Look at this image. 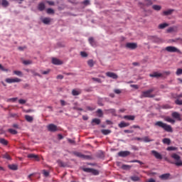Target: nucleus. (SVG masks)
I'll use <instances>...</instances> for the list:
<instances>
[{
	"label": "nucleus",
	"instance_id": "obj_1",
	"mask_svg": "<svg viewBox=\"0 0 182 182\" xmlns=\"http://www.w3.org/2000/svg\"><path fill=\"white\" fill-rule=\"evenodd\" d=\"M154 126H156V127H161V129H164L165 132H168V133H173V128L171 127V126L161 121H158L155 122Z\"/></svg>",
	"mask_w": 182,
	"mask_h": 182
},
{
	"label": "nucleus",
	"instance_id": "obj_2",
	"mask_svg": "<svg viewBox=\"0 0 182 182\" xmlns=\"http://www.w3.org/2000/svg\"><path fill=\"white\" fill-rule=\"evenodd\" d=\"M153 92H154V88L143 91L140 95V99H144V97H149L150 99L156 97V95L151 94Z\"/></svg>",
	"mask_w": 182,
	"mask_h": 182
},
{
	"label": "nucleus",
	"instance_id": "obj_3",
	"mask_svg": "<svg viewBox=\"0 0 182 182\" xmlns=\"http://www.w3.org/2000/svg\"><path fill=\"white\" fill-rule=\"evenodd\" d=\"M171 157L172 159H173V160H175V161H176L175 163L176 166H182L181 157L179 156L178 154H172L171 155Z\"/></svg>",
	"mask_w": 182,
	"mask_h": 182
},
{
	"label": "nucleus",
	"instance_id": "obj_4",
	"mask_svg": "<svg viewBox=\"0 0 182 182\" xmlns=\"http://www.w3.org/2000/svg\"><path fill=\"white\" fill-rule=\"evenodd\" d=\"M74 156L79 157L80 159H83L84 160H90L91 157L89 155L82 154L80 152L75 151L73 152Z\"/></svg>",
	"mask_w": 182,
	"mask_h": 182
},
{
	"label": "nucleus",
	"instance_id": "obj_5",
	"mask_svg": "<svg viewBox=\"0 0 182 182\" xmlns=\"http://www.w3.org/2000/svg\"><path fill=\"white\" fill-rule=\"evenodd\" d=\"M5 82L6 83H19V82H22V80H21V78H18V77L6 78L5 80Z\"/></svg>",
	"mask_w": 182,
	"mask_h": 182
},
{
	"label": "nucleus",
	"instance_id": "obj_6",
	"mask_svg": "<svg viewBox=\"0 0 182 182\" xmlns=\"http://www.w3.org/2000/svg\"><path fill=\"white\" fill-rule=\"evenodd\" d=\"M125 47L127 49H131L132 50H134V49H137V43H127L125 45Z\"/></svg>",
	"mask_w": 182,
	"mask_h": 182
},
{
	"label": "nucleus",
	"instance_id": "obj_7",
	"mask_svg": "<svg viewBox=\"0 0 182 182\" xmlns=\"http://www.w3.org/2000/svg\"><path fill=\"white\" fill-rule=\"evenodd\" d=\"M165 50H166V52H170L171 53H174L176 52H180V50H178L177 48L174 46H167L166 47Z\"/></svg>",
	"mask_w": 182,
	"mask_h": 182
},
{
	"label": "nucleus",
	"instance_id": "obj_8",
	"mask_svg": "<svg viewBox=\"0 0 182 182\" xmlns=\"http://www.w3.org/2000/svg\"><path fill=\"white\" fill-rule=\"evenodd\" d=\"M47 129L48 132H57L58 131V127L53 124H50L48 125Z\"/></svg>",
	"mask_w": 182,
	"mask_h": 182
},
{
	"label": "nucleus",
	"instance_id": "obj_9",
	"mask_svg": "<svg viewBox=\"0 0 182 182\" xmlns=\"http://www.w3.org/2000/svg\"><path fill=\"white\" fill-rule=\"evenodd\" d=\"M151 154L157 159V160H161L163 159V156H161L160 153L157 152V151L152 150Z\"/></svg>",
	"mask_w": 182,
	"mask_h": 182
},
{
	"label": "nucleus",
	"instance_id": "obj_10",
	"mask_svg": "<svg viewBox=\"0 0 182 182\" xmlns=\"http://www.w3.org/2000/svg\"><path fill=\"white\" fill-rule=\"evenodd\" d=\"M139 5H142L143 6H151V5H153V1L144 0L143 3H139Z\"/></svg>",
	"mask_w": 182,
	"mask_h": 182
},
{
	"label": "nucleus",
	"instance_id": "obj_11",
	"mask_svg": "<svg viewBox=\"0 0 182 182\" xmlns=\"http://www.w3.org/2000/svg\"><path fill=\"white\" fill-rule=\"evenodd\" d=\"M118 156L119 157H127V156H130V151H121L118 153Z\"/></svg>",
	"mask_w": 182,
	"mask_h": 182
},
{
	"label": "nucleus",
	"instance_id": "obj_12",
	"mask_svg": "<svg viewBox=\"0 0 182 182\" xmlns=\"http://www.w3.org/2000/svg\"><path fill=\"white\" fill-rule=\"evenodd\" d=\"M170 177H171V174H170V173H164V174L159 176V178H161V180H168V179L171 178Z\"/></svg>",
	"mask_w": 182,
	"mask_h": 182
},
{
	"label": "nucleus",
	"instance_id": "obj_13",
	"mask_svg": "<svg viewBox=\"0 0 182 182\" xmlns=\"http://www.w3.org/2000/svg\"><path fill=\"white\" fill-rule=\"evenodd\" d=\"M106 76H107L108 77H112V79H117V77H119V76H117L116 73L112 72L106 73Z\"/></svg>",
	"mask_w": 182,
	"mask_h": 182
},
{
	"label": "nucleus",
	"instance_id": "obj_14",
	"mask_svg": "<svg viewBox=\"0 0 182 182\" xmlns=\"http://www.w3.org/2000/svg\"><path fill=\"white\" fill-rule=\"evenodd\" d=\"M172 117L173 119H177L179 122H181V117L180 116V114L177 112H173L171 114Z\"/></svg>",
	"mask_w": 182,
	"mask_h": 182
},
{
	"label": "nucleus",
	"instance_id": "obj_15",
	"mask_svg": "<svg viewBox=\"0 0 182 182\" xmlns=\"http://www.w3.org/2000/svg\"><path fill=\"white\" fill-rule=\"evenodd\" d=\"M52 63L53 65H63V62L58 58H53L52 59Z\"/></svg>",
	"mask_w": 182,
	"mask_h": 182
},
{
	"label": "nucleus",
	"instance_id": "obj_16",
	"mask_svg": "<svg viewBox=\"0 0 182 182\" xmlns=\"http://www.w3.org/2000/svg\"><path fill=\"white\" fill-rule=\"evenodd\" d=\"M82 94V90H72V95L73 96H79V95Z\"/></svg>",
	"mask_w": 182,
	"mask_h": 182
},
{
	"label": "nucleus",
	"instance_id": "obj_17",
	"mask_svg": "<svg viewBox=\"0 0 182 182\" xmlns=\"http://www.w3.org/2000/svg\"><path fill=\"white\" fill-rule=\"evenodd\" d=\"M150 77H161V76H163V75L160 73L158 72H154L152 74L149 75Z\"/></svg>",
	"mask_w": 182,
	"mask_h": 182
},
{
	"label": "nucleus",
	"instance_id": "obj_18",
	"mask_svg": "<svg viewBox=\"0 0 182 182\" xmlns=\"http://www.w3.org/2000/svg\"><path fill=\"white\" fill-rule=\"evenodd\" d=\"M28 159H34V160H36V161H39V156H38V155H35L33 154H28Z\"/></svg>",
	"mask_w": 182,
	"mask_h": 182
},
{
	"label": "nucleus",
	"instance_id": "obj_19",
	"mask_svg": "<svg viewBox=\"0 0 182 182\" xmlns=\"http://www.w3.org/2000/svg\"><path fill=\"white\" fill-rule=\"evenodd\" d=\"M119 127H120L121 129H123V127H127L129 126H130V124L129 123H126L124 122H121L119 124Z\"/></svg>",
	"mask_w": 182,
	"mask_h": 182
},
{
	"label": "nucleus",
	"instance_id": "obj_20",
	"mask_svg": "<svg viewBox=\"0 0 182 182\" xmlns=\"http://www.w3.org/2000/svg\"><path fill=\"white\" fill-rule=\"evenodd\" d=\"M162 142L164 143V144H167L168 146H170V144H171V140L168 138H164L162 140Z\"/></svg>",
	"mask_w": 182,
	"mask_h": 182
},
{
	"label": "nucleus",
	"instance_id": "obj_21",
	"mask_svg": "<svg viewBox=\"0 0 182 182\" xmlns=\"http://www.w3.org/2000/svg\"><path fill=\"white\" fill-rule=\"evenodd\" d=\"M136 117H134V115H125L124 116V119H125V120H134Z\"/></svg>",
	"mask_w": 182,
	"mask_h": 182
},
{
	"label": "nucleus",
	"instance_id": "obj_22",
	"mask_svg": "<svg viewBox=\"0 0 182 182\" xmlns=\"http://www.w3.org/2000/svg\"><path fill=\"white\" fill-rule=\"evenodd\" d=\"M25 119L29 123H32L33 122V117L30 115H25Z\"/></svg>",
	"mask_w": 182,
	"mask_h": 182
},
{
	"label": "nucleus",
	"instance_id": "obj_23",
	"mask_svg": "<svg viewBox=\"0 0 182 182\" xmlns=\"http://www.w3.org/2000/svg\"><path fill=\"white\" fill-rule=\"evenodd\" d=\"M45 8L46 6L44 3H40L38 4V11H44Z\"/></svg>",
	"mask_w": 182,
	"mask_h": 182
},
{
	"label": "nucleus",
	"instance_id": "obj_24",
	"mask_svg": "<svg viewBox=\"0 0 182 182\" xmlns=\"http://www.w3.org/2000/svg\"><path fill=\"white\" fill-rule=\"evenodd\" d=\"M142 141H144V143H150V141H154V139H150L149 136H145L142 138Z\"/></svg>",
	"mask_w": 182,
	"mask_h": 182
},
{
	"label": "nucleus",
	"instance_id": "obj_25",
	"mask_svg": "<svg viewBox=\"0 0 182 182\" xmlns=\"http://www.w3.org/2000/svg\"><path fill=\"white\" fill-rule=\"evenodd\" d=\"M168 26V23H164L159 25L158 28L159 29H164L165 28H167Z\"/></svg>",
	"mask_w": 182,
	"mask_h": 182
},
{
	"label": "nucleus",
	"instance_id": "obj_26",
	"mask_svg": "<svg viewBox=\"0 0 182 182\" xmlns=\"http://www.w3.org/2000/svg\"><path fill=\"white\" fill-rule=\"evenodd\" d=\"M152 41L155 43H161V40L159 38L156 37V36H153L152 37Z\"/></svg>",
	"mask_w": 182,
	"mask_h": 182
},
{
	"label": "nucleus",
	"instance_id": "obj_27",
	"mask_svg": "<svg viewBox=\"0 0 182 182\" xmlns=\"http://www.w3.org/2000/svg\"><path fill=\"white\" fill-rule=\"evenodd\" d=\"M1 5L4 8L9 6V2L7 0H1Z\"/></svg>",
	"mask_w": 182,
	"mask_h": 182
},
{
	"label": "nucleus",
	"instance_id": "obj_28",
	"mask_svg": "<svg viewBox=\"0 0 182 182\" xmlns=\"http://www.w3.org/2000/svg\"><path fill=\"white\" fill-rule=\"evenodd\" d=\"M165 121L168 122V123H171L172 124H174V123H176V120L170 118L169 117H166L165 118Z\"/></svg>",
	"mask_w": 182,
	"mask_h": 182
},
{
	"label": "nucleus",
	"instance_id": "obj_29",
	"mask_svg": "<svg viewBox=\"0 0 182 182\" xmlns=\"http://www.w3.org/2000/svg\"><path fill=\"white\" fill-rule=\"evenodd\" d=\"M42 22L44 23L45 25H49V23H50V18H44Z\"/></svg>",
	"mask_w": 182,
	"mask_h": 182
},
{
	"label": "nucleus",
	"instance_id": "obj_30",
	"mask_svg": "<svg viewBox=\"0 0 182 182\" xmlns=\"http://www.w3.org/2000/svg\"><path fill=\"white\" fill-rule=\"evenodd\" d=\"M167 151H176L178 150V148L176 146H168L166 148Z\"/></svg>",
	"mask_w": 182,
	"mask_h": 182
},
{
	"label": "nucleus",
	"instance_id": "obj_31",
	"mask_svg": "<svg viewBox=\"0 0 182 182\" xmlns=\"http://www.w3.org/2000/svg\"><path fill=\"white\" fill-rule=\"evenodd\" d=\"M101 132L102 134H105V136H107V134H110L112 133V131H110V129H102Z\"/></svg>",
	"mask_w": 182,
	"mask_h": 182
},
{
	"label": "nucleus",
	"instance_id": "obj_32",
	"mask_svg": "<svg viewBox=\"0 0 182 182\" xmlns=\"http://www.w3.org/2000/svg\"><path fill=\"white\" fill-rule=\"evenodd\" d=\"M89 43H90V45H92V46H96V41H95V39L92 37H90L89 38Z\"/></svg>",
	"mask_w": 182,
	"mask_h": 182
},
{
	"label": "nucleus",
	"instance_id": "obj_33",
	"mask_svg": "<svg viewBox=\"0 0 182 182\" xmlns=\"http://www.w3.org/2000/svg\"><path fill=\"white\" fill-rule=\"evenodd\" d=\"M9 168H10V170H18V165H15V164H11V165H9Z\"/></svg>",
	"mask_w": 182,
	"mask_h": 182
},
{
	"label": "nucleus",
	"instance_id": "obj_34",
	"mask_svg": "<svg viewBox=\"0 0 182 182\" xmlns=\"http://www.w3.org/2000/svg\"><path fill=\"white\" fill-rule=\"evenodd\" d=\"M176 99L175 100V105H177L178 106H181L182 105V100H180V98H175Z\"/></svg>",
	"mask_w": 182,
	"mask_h": 182
},
{
	"label": "nucleus",
	"instance_id": "obj_35",
	"mask_svg": "<svg viewBox=\"0 0 182 182\" xmlns=\"http://www.w3.org/2000/svg\"><path fill=\"white\" fill-rule=\"evenodd\" d=\"M87 65L88 66H90V68H93V66H95V62L93 61V60H89L87 61Z\"/></svg>",
	"mask_w": 182,
	"mask_h": 182
},
{
	"label": "nucleus",
	"instance_id": "obj_36",
	"mask_svg": "<svg viewBox=\"0 0 182 182\" xmlns=\"http://www.w3.org/2000/svg\"><path fill=\"white\" fill-rule=\"evenodd\" d=\"M8 132L9 133H11V134H18V131L14 129H9Z\"/></svg>",
	"mask_w": 182,
	"mask_h": 182
},
{
	"label": "nucleus",
	"instance_id": "obj_37",
	"mask_svg": "<svg viewBox=\"0 0 182 182\" xmlns=\"http://www.w3.org/2000/svg\"><path fill=\"white\" fill-rule=\"evenodd\" d=\"M152 9L154 10V11H160L161 9V6H159V5H153L152 6Z\"/></svg>",
	"mask_w": 182,
	"mask_h": 182
},
{
	"label": "nucleus",
	"instance_id": "obj_38",
	"mask_svg": "<svg viewBox=\"0 0 182 182\" xmlns=\"http://www.w3.org/2000/svg\"><path fill=\"white\" fill-rule=\"evenodd\" d=\"M57 162L60 167H65L66 166V164L62 161L61 160H58Z\"/></svg>",
	"mask_w": 182,
	"mask_h": 182
},
{
	"label": "nucleus",
	"instance_id": "obj_39",
	"mask_svg": "<svg viewBox=\"0 0 182 182\" xmlns=\"http://www.w3.org/2000/svg\"><path fill=\"white\" fill-rule=\"evenodd\" d=\"M0 143L4 144V146H8V141H6L5 139H0Z\"/></svg>",
	"mask_w": 182,
	"mask_h": 182
},
{
	"label": "nucleus",
	"instance_id": "obj_40",
	"mask_svg": "<svg viewBox=\"0 0 182 182\" xmlns=\"http://www.w3.org/2000/svg\"><path fill=\"white\" fill-rule=\"evenodd\" d=\"M13 73L14 75H16V76H23V75L22 72L19 70H14Z\"/></svg>",
	"mask_w": 182,
	"mask_h": 182
},
{
	"label": "nucleus",
	"instance_id": "obj_41",
	"mask_svg": "<svg viewBox=\"0 0 182 182\" xmlns=\"http://www.w3.org/2000/svg\"><path fill=\"white\" fill-rule=\"evenodd\" d=\"M173 11H174V10L170 9V10L164 11V14H165L166 16L167 15H171V14H173Z\"/></svg>",
	"mask_w": 182,
	"mask_h": 182
},
{
	"label": "nucleus",
	"instance_id": "obj_42",
	"mask_svg": "<svg viewBox=\"0 0 182 182\" xmlns=\"http://www.w3.org/2000/svg\"><path fill=\"white\" fill-rule=\"evenodd\" d=\"M97 113L98 114V117H103V111H102V109H97Z\"/></svg>",
	"mask_w": 182,
	"mask_h": 182
},
{
	"label": "nucleus",
	"instance_id": "obj_43",
	"mask_svg": "<svg viewBox=\"0 0 182 182\" xmlns=\"http://www.w3.org/2000/svg\"><path fill=\"white\" fill-rule=\"evenodd\" d=\"M91 173H92V174H94V176H98L99 171L92 168L91 171Z\"/></svg>",
	"mask_w": 182,
	"mask_h": 182
},
{
	"label": "nucleus",
	"instance_id": "obj_44",
	"mask_svg": "<svg viewBox=\"0 0 182 182\" xmlns=\"http://www.w3.org/2000/svg\"><path fill=\"white\" fill-rule=\"evenodd\" d=\"M92 80H93V82H97V83H102V80H100V78L92 77Z\"/></svg>",
	"mask_w": 182,
	"mask_h": 182
},
{
	"label": "nucleus",
	"instance_id": "obj_45",
	"mask_svg": "<svg viewBox=\"0 0 182 182\" xmlns=\"http://www.w3.org/2000/svg\"><path fill=\"white\" fill-rule=\"evenodd\" d=\"M176 74L177 76H180V75H182V68H178Z\"/></svg>",
	"mask_w": 182,
	"mask_h": 182
},
{
	"label": "nucleus",
	"instance_id": "obj_46",
	"mask_svg": "<svg viewBox=\"0 0 182 182\" xmlns=\"http://www.w3.org/2000/svg\"><path fill=\"white\" fill-rule=\"evenodd\" d=\"M83 5L85 6H87V5H90V0H85L84 1L82 2Z\"/></svg>",
	"mask_w": 182,
	"mask_h": 182
},
{
	"label": "nucleus",
	"instance_id": "obj_47",
	"mask_svg": "<svg viewBox=\"0 0 182 182\" xmlns=\"http://www.w3.org/2000/svg\"><path fill=\"white\" fill-rule=\"evenodd\" d=\"M92 123H95V124H99L100 123V119H93Z\"/></svg>",
	"mask_w": 182,
	"mask_h": 182
},
{
	"label": "nucleus",
	"instance_id": "obj_48",
	"mask_svg": "<svg viewBox=\"0 0 182 182\" xmlns=\"http://www.w3.org/2000/svg\"><path fill=\"white\" fill-rule=\"evenodd\" d=\"M131 180H132V181H139V180H140V178H139L138 176H131Z\"/></svg>",
	"mask_w": 182,
	"mask_h": 182
},
{
	"label": "nucleus",
	"instance_id": "obj_49",
	"mask_svg": "<svg viewBox=\"0 0 182 182\" xmlns=\"http://www.w3.org/2000/svg\"><path fill=\"white\" fill-rule=\"evenodd\" d=\"M47 14H48L49 15H50L52 14H55V10H53L52 9H47Z\"/></svg>",
	"mask_w": 182,
	"mask_h": 182
},
{
	"label": "nucleus",
	"instance_id": "obj_50",
	"mask_svg": "<svg viewBox=\"0 0 182 182\" xmlns=\"http://www.w3.org/2000/svg\"><path fill=\"white\" fill-rule=\"evenodd\" d=\"M16 100H18V97L7 99L6 102H15Z\"/></svg>",
	"mask_w": 182,
	"mask_h": 182
},
{
	"label": "nucleus",
	"instance_id": "obj_51",
	"mask_svg": "<svg viewBox=\"0 0 182 182\" xmlns=\"http://www.w3.org/2000/svg\"><path fill=\"white\" fill-rule=\"evenodd\" d=\"M92 168H84L83 171H85V173H92Z\"/></svg>",
	"mask_w": 182,
	"mask_h": 182
},
{
	"label": "nucleus",
	"instance_id": "obj_52",
	"mask_svg": "<svg viewBox=\"0 0 182 182\" xmlns=\"http://www.w3.org/2000/svg\"><path fill=\"white\" fill-rule=\"evenodd\" d=\"M114 93H115L116 95H120V93H122V90H120V89H114Z\"/></svg>",
	"mask_w": 182,
	"mask_h": 182
},
{
	"label": "nucleus",
	"instance_id": "obj_53",
	"mask_svg": "<svg viewBox=\"0 0 182 182\" xmlns=\"http://www.w3.org/2000/svg\"><path fill=\"white\" fill-rule=\"evenodd\" d=\"M80 55L82 56V58H87V54L85 51H81L80 52Z\"/></svg>",
	"mask_w": 182,
	"mask_h": 182
},
{
	"label": "nucleus",
	"instance_id": "obj_54",
	"mask_svg": "<svg viewBox=\"0 0 182 182\" xmlns=\"http://www.w3.org/2000/svg\"><path fill=\"white\" fill-rule=\"evenodd\" d=\"M130 163H139V164H144L143 162H141V161H139V160H132L130 161Z\"/></svg>",
	"mask_w": 182,
	"mask_h": 182
},
{
	"label": "nucleus",
	"instance_id": "obj_55",
	"mask_svg": "<svg viewBox=\"0 0 182 182\" xmlns=\"http://www.w3.org/2000/svg\"><path fill=\"white\" fill-rule=\"evenodd\" d=\"M23 63L24 65H31L32 61H31V60H24V61L23 62Z\"/></svg>",
	"mask_w": 182,
	"mask_h": 182
},
{
	"label": "nucleus",
	"instance_id": "obj_56",
	"mask_svg": "<svg viewBox=\"0 0 182 182\" xmlns=\"http://www.w3.org/2000/svg\"><path fill=\"white\" fill-rule=\"evenodd\" d=\"M122 168H123V170H127L128 168H130V166H129V165H122Z\"/></svg>",
	"mask_w": 182,
	"mask_h": 182
},
{
	"label": "nucleus",
	"instance_id": "obj_57",
	"mask_svg": "<svg viewBox=\"0 0 182 182\" xmlns=\"http://www.w3.org/2000/svg\"><path fill=\"white\" fill-rule=\"evenodd\" d=\"M18 103H20V105H25V103H26V100L20 99L18 100Z\"/></svg>",
	"mask_w": 182,
	"mask_h": 182
},
{
	"label": "nucleus",
	"instance_id": "obj_58",
	"mask_svg": "<svg viewBox=\"0 0 182 182\" xmlns=\"http://www.w3.org/2000/svg\"><path fill=\"white\" fill-rule=\"evenodd\" d=\"M0 70H2V72H8V69L4 68V66H2L1 64H0Z\"/></svg>",
	"mask_w": 182,
	"mask_h": 182
},
{
	"label": "nucleus",
	"instance_id": "obj_59",
	"mask_svg": "<svg viewBox=\"0 0 182 182\" xmlns=\"http://www.w3.org/2000/svg\"><path fill=\"white\" fill-rule=\"evenodd\" d=\"M31 73L33 75V76H38L39 77H41V74L35 73V71L33 70H31Z\"/></svg>",
	"mask_w": 182,
	"mask_h": 182
},
{
	"label": "nucleus",
	"instance_id": "obj_60",
	"mask_svg": "<svg viewBox=\"0 0 182 182\" xmlns=\"http://www.w3.org/2000/svg\"><path fill=\"white\" fill-rule=\"evenodd\" d=\"M43 175L45 176V177H48L49 176V172L44 170L43 171Z\"/></svg>",
	"mask_w": 182,
	"mask_h": 182
},
{
	"label": "nucleus",
	"instance_id": "obj_61",
	"mask_svg": "<svg viewBox=\"0 0 182 182\" xmlns=\"http://www.w3.org/2000/svg\"><path fill=\"white\" fill-rule=\"evenodd\" d=\"M23 89H29V84L26 83L23 85Z\"/></svg>",
	"mask_w": 182,
	"mask_h": 182
},
{
	"label": "nucleus",
	"instance_id": "obj_62",
	"mask_svg": "<svg viewBox=\"0 0 182 182\" xmlns=\"http://www.w3.org/2000/svg\"><path fill=\"white\" fill-rule=\"evenodd\" d=\"M180 97H182V92L179 95H176V97H174L175 99H180Z\"/></svg>",
	"mask_w": 182,
	"mask_h": 182
},
{
	"label": "nucleus",
	"instance_id": "obj_63",
	"mask_svg": "<svg viewBox=\"0 0 182 182\" xmlns=\"http://www.w3.org/2000/svg\"><path fill=\"white\" fill-rule=\"evenodd\" d=\"M60 103H61V106H66V102H65V100H61Z\"/></svg>",
	"mask_w": 182,
	"mask_h": 182
},
{
	"label": "nucleus",
	"instance_id": "obj_64",
	"mask_svg": "<svg viewBox=\"0 0 182 182\" xmlns=\"http://www.w3.org/2000/svg\"><path fill=\"white\" fill-rule=\"evenodd\" d=\"M99 106H103V102H102V99H100L97 102Z\"/></svg>",
	"mask_w": 182,
	"mask_h": 182
}]
</instances>
